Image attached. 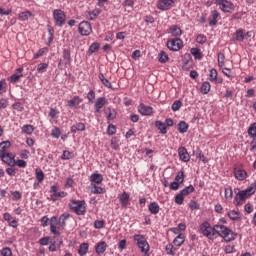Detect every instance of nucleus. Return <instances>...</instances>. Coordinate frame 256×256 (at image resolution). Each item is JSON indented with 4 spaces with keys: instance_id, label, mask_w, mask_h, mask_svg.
Here are the masks:
<instances>
[{
    "instance_id": "obj_1",
    "label": "nucleus",
    "mask_w": 256,
    "mask_h": 256,
    "mask_svg": "<svg viewBox=\"0 0 256 256\" xmlns=\"http://www.w3.org/2000/svg\"><path fill=\"white\" fill-rule=\"evenodd\" d=\"M200 231L204 237L208 239H213L215 237V233L219 235V237H223L224 241L227 243H231V241H235L237 238V234L233 233L231 229L227 228L225 225H214L211 227L209 222H203L200 225Z\"/></svg>"
},
{
    "instance_id": "obj_2",
    "label": "nucleus",
    "mask_w": 256,
    "mask_h": 256,
    "mask_svg": "<svg viewBox=\"0 0 256 256\" xmlns=\"http://www.w3.org/2000/svg\"><path fill=\"white\" fill-rule=\"evenodd\" d=\"M134 241H135L137 247L140 248L141 253H145V255H147L149 253V250H150L149 242H147V239H145L144 235L135 234Z\"/></svg>"
},
{
    "instance_id": "obj_3",
    "label": "nucleus",
    "mask_w": 256,
    "mask_h": 256,
    "mask_svg": "<svg viewBox=\"0 0 256 256\" xmlns=\"http://www.w3.org/2000/svg\"><path fill=\"white\" fill-rule=\"evenodd\" d=\"M69 207L76 215H85V200H72Z\"/></svg>"
},
{
    "instance_id": "obj_4",
    "label": "nucleus",
    "mask_w": 256,
    "mask_h": 256,
    "mask_svg": "<svg viewBox=\"0 0 256 256\" xmlns=\"http://www.w3.org/2000/svg\"><path fill=\"white\" fill-rule=\"evenodd\" d=\"M215 3L219 5L221 11L224 13H231V11H235V4L228 0H215Z\"/></svg>"
},
{
    "instance_id": "obj_5",
    "label": "nucleus",
    "mask_w": 256,
    "mask_h": 256,
    "mask_svg": "<svg viewBox=\"0 0 256 256\" xmlns=\"http://www.w3.org/2000/svg\"><path fill=\"white\" fill-rule=\"evenodd\" d=\"M53 17H54L55 25H57V27H63L65 25L66 15H65V12H63V10L61 9L54 10Z\"/></svg>"
},
{
    "instance_id": "obj_6",
    "label": "nucleus",
    "mask_w": 256,
    "mask_h": 256,
    "mask_svg": "<svg viewBox=\"0 0 256 256\" xmlns=\"http://www.w3.org/2000/svg\"><path fill=\"white\" fill-rule=\"evenodd\" d=\"M167 47L170 51H179L183 49V40H181L180 38L168 40Z\"/></svg>"
},
{
    "instance_id": "obj_7",
    "label": "nucleus",
    "mask_w": 256,
    "mask_h": 256,
    "mask_svg": "<svg viewBox=\"0 0 256 256\" xmlns=\"http://www.w3.org/2000/svg\"><path fill=\"white\" fill-rule=\"evenodd\" d=\"M78 31L82 36L91 35V32L93 31V29L91 28V23H89L88 21H82L78 25Z\"/></svg>"
},
{
    "instance_id": "obj_8",
    "label": "nucleus",
    "mask_w": 256,
    "mask_h": 256,
    "mask_svg": "<svg viewBox=\"0 0 256 256\" xmlns=\"http://www.w3.org/2000/svg\"><path fill=\"white\" fill-rule=\"evenodd\" d=\"M176 0H158L157 7L160 11H169Z\"/></svg>"
},
{
    "instance_id": "obj_9",
    "label": "nucleus",
    "mask_w": 256,
    "mask_h": 256,
    "mask_svg": "<svg viewBox=\"0 0 256 256\" xmlns=\"http://www.w3.org/2000/svg\"><path fill=\"white\" fill-rule=\"evenodd\" d=\"M62 57L64 59V62H62V61L59 62V64H58L59 69H61V67L63 65H69V63H71V50L64 49Z\"/></svg>"
},
{
    "instance_id": "obj_10",
    "label": "nucleus",
    "mask_w": 256,
    "mask_h": 256,
    "mask_svg": "<svg viewBox=\"0 0 256 256\" xmlns=\"http://www.w3.org/2000/svg\"><path fill=\"white\" fill-rule=\"evenodd\" d=\"M3 163H6V165H9V167H15V156L11 155V153H6L0 156Z\"/></svg>"
},
{
    "instance_id": "obj_11",
    "label": "nucleus",
    "mask_w": 256,
    "mask_h": 256,
    "mask_svg": "<svg viewBox=\"0 0 256 256\" xmlns=\"http://www.w3.org/2000/svg\"><path fill=\"white\" fill-rule=\"evenodd\" d=\"M247 195H245V192L239 191L235 198H234V205H236V207H239L241 205H243V203H245V199H247Z\"/></svg>"
},
{
    "instance_id": "obj_12",
    "label": "nucleus",
    "mask_w": 256,
    "mask_h": 256,
    "mask_svg": "<svg viewBox=\"0 0 256 256\" xmlns=\"http://www.w3.org/2000/svg\"><path fill=\"white\" fill-rule=\"evenodd\" d=\"M178 155L180 157V160L184 163H188V161L191 160V156L189 155V152H187V148L185 147L178 148Z\"/></svg>"
},
{
    "instance_id": "obj_13",
    "label": "nucleus",
    "mask_w": 256,
    "mask_h": 256,
    "mask_svg": "<svg viewBox=\"0 0 256 256\" xmlns=\"http://www.w3.org/2000/svg\"><path fill=\"white\" fill-rule=\"evenodd\" d=\"M107 103H109L107 98L99 97L95 102V113H101V109H103Z\"/></svg>"
},
{
    "instance_id": "obj_14",
    "label": "nucleus",
    "mask_w": 256,
    "mask_h": 256,
    "mask_svg": "<svg viewBox=\"0 0 256 256\" xmlns=\"http://www.w3.org/2000/svg\"><path fill=\"white\" fill-rule=\"evenodd\" d=\"M138 112L141 115L149 116L153 113V108L142 103L138 106Z\"/></svg>"
},
{
    "instance_id": "obj_15",
    "label": "nucleus",
    "mask_w": 256,
    "mask_h": 256,
    "mask_svg": "<svg viewBox=\"0 0 256 256\" xmlns=\"http://www.w3.org/2000/svg\"><path fill=\"white\" fill-rule=\"evenodd\" d=\"M169 33L172 37H176V39H179L183 35V31L181 28L177 25H173L169 28Z\"/></svg>"
},
{
    "instance_id": "obj_16",
    "label": "nucleus",
    "mask_w": 256,
    "mask_h": 256,
    "mask_svg": "<svg viewBox=\"0 0 256 256\" xmlns=\"http://www.w3.org/2000/svg\"><path fill=\"white\" fill-rule=\"evenodd\" d=\"M121 207H127L129 205L130 196L127 192H123L118 195Z\"/></svg>"
},
{
    "instance_id": "obj_17",
    "label": "nucleus",
    "mask_w": 256,
    "mask_h": 256,
    "mask_svg": "<svg viewBox=\"0 0 256 256\" xmlns=\"http://www.w3.org/2000/svg\"><path fill=\"white\" fill-rule=\"evenodd\" d=\"M50 231L53 235H61V232H59V230H57V218L56 216H53L50 219Z\"/></svg>"
},
{
    "instance_id": "obj_18",
    "label": "nucleus",
    "mask_w": 256,
    "mask_h": 256,
    "mask_svg": "<svg viewBox=\"0 0 256 256\" xmlns=\"http://www.w3.org/2000/svg\"><path fill=\"white\" fill-rule=\"evenodd\" d=\"M234 177L238 180V181H245V179H247V171L243 170V169H235L234 170Z\"/></svg>"
},
{
    "instance_id": "obj_19",
    "label": "nucleus",
    "mask_w": 256,
    "mask_h": 256,
    "mask_svg": "<svg viewBox=\"0 0 256 256\" xmlns=\"http://www.w3.org/2000/svg\"><path fill=\"white\" fill-rule=\"evenodd\" d=\"M104 113L108 121H113L117 118V111H115V109H111L109 107L105 108Z\"/></svg>"
},
{
    "instance_id": "obj_20",
    "label": "nucleus",
    "mask_w": 256,
    "mask_h": 256,
    "mask_svg": "<svg viewBox=\"0 0 256 256\" xmlns=\"http://www.w3.org/2000/svg\"><path fill=\"white\" fill-rule=\"evenodd\" d=\"M82 99L79 96H74L71 100L67 101V107H70V109H73L77 107L79 104L82 103Z\"/></svg>"
},
{
    "instance_id": "obj_21",
    "label": "nucleus",
    "mask_w": 256,
    "mask_h": 256,
    "mask_svg": "<svg viewBox=\"0 0 256 256\" xmlns=\"http://www.w3.org/2000/svg\"><path fill=\"white\" fill-rule=\"evenodd\" d=\"M148 211L151 213V215H157L159 211H161V207L157 202H151L148 206Z\"/></svg>"
},
{
    "instance_id": "obj_22",
    "label": "nucleus",
    "mask_w": 256,
    "mask_h": 256,
    "mask_svg": "<svg viewBox=\"0 0 256 256\" xmlns=\"http://www.w3.org/2000/svg\"><path fill=\"white\" fill-rule=\"evenodd\" d=\"M95 251H96L97 255H103V253L105 251H107V243H105V241L99 242L95 246Z\"/></svg>"
},
{
    "instance_id": "obj_23",
    "label": "nucleus",
    "mask_w": 256,
    "mask_h": 256,
    "mask_svg": "<svg viewBox=\"0 0 256 256\" xmlns=\"http://www.w3.org/2000/svg\"><path fill=\"white\" fill-rule=\"evenodd\" d=\"M90 181L91 183H96V185H101V183H103V175L93 173L90 176Z\"/></svg>"
},
{
    "instance_id": "obj_24",
    "label": "nucleus",
    "mask_w": 256,
    "mask_h": 256,
    "mask_svg": "<svg viewBox=\"0 0 256 256\" xmlns=\"http://www.w3.org/2000/svg\"><path fill=\"white\" fill-rule=\"evenodd\" d=\"M98 78L100 79V81L104 87H107L108 89H113V85L111 84V81H109V79L105 78V75L103 73H100L98 75Z\"/></svg>"
},
{
    "instance_id": "obj_25",
    "label": "nucleus",
    "mask_w": 256,
    "mask_h": 256,
    "mask_svg": "<svg viewBox=\"0 0 256 256\" xmlns=\"http://www.w3.org/2000/svg\"><path fill=\"white\" fill-rule=\"evenodd\" d=\"M9 147H11L10 141H3L0 143V157L7 154V149H9Z\"/></svg>"
},
{
    "instance_id": "obj_26",
    "label": "nucleus",
    "mask_w": 256,
    "mask_h": 256,
    "mask_svg": "<svg viewBox=\"0 0 256 256\" xmlns=\"http://www.w3.org/2000/svg\"><path fill=\"white\" fill-rule=\"evenodd\" d=\"M91 193H94V195H103L105 193V188L99 187L95 184L90 185Z\"/></svg>"
},
{
    "instance_id": "obj_27",
    "label": "nucleus",
    "mask_w": 256,
    "mask_h": 256,
    "mask_svg": "<svg viewBox=\"0 0 256 256\" xmlns=\"http://www.w3.org/2000/svg\"><path fill=\"white\" fill-rule=\"evenodd\" d=\"M69 217H70L69 213H64V214H62V215L59 217L58 225H60V227H61L62 229H65V227H66V225H67L66 221H67V219H69Z\"/></svg>"
},
{
    "instance_id": "obj_28",
    "label": "nucleus",
    "mask_w": 256,
    "mask_h": 256,
    "mask_svg": "<svg viewBox=\"0 0 256 256\" xmlns=\"http://www.w3.org/2000/svg\"><path fill=\"white\" fill-rule=\"evenodd\" d=\"M227 216L229 217V219H231V221H239V219L241 218L240 212L235 210H230L227 213Z\"/></svg>"
},
{
    "instance_id": "obj_29",
    "label": "nucleus",
    "mask_w": 256,
    "mask_h": 256,
    "mask_svg": "<svg viewBox=\"0 0 256 256\" xmlns=\"http://www.w3.org/2000/svg\"><path fill=\"white\" fill-rule=\"evenodd\" d=\"M255 191H256V183H252L246 190H242V192L245 193L247 197H251V195H255Z\"/></svg>"
},
{
    "instance_id": "obj_30",
    "label": "nucleus",
    "mask_w": 256,
    "mask_h": 256,
    "mask_svg": "<svg viewBox=\"0 0 256 256\" xmlns=\"http://www.w3.org/2000/svg\"><path fill=\"white\" fill-rule=\"evenodd\" d=\"M155 126L159 129L161 135H165L167 133V126L162 121L157 120L155 122Z\"/></svg>"
},
{
    "instance_id": "obj_31",
    "label": "nucleus",
    "mask_w": 256,
    "mask_h": 256,
    "mask_svg": "<svg viewBox=\"0 0 256 256\" xmlns=\"http://www.w3.org/2000/svg\"><path fill=\"white\" fill-rule=\"evenodd\" d=\"M177 129L179 133H187V131L189 130V124H187V122L185 121H180L178 123Z\"/></svg>"
},
{
    "instance_id": "obj_32",
    "label": "nucleus",
    "mask_w": 256,
    "mask_h": 256,
    "mask_svg": "<svg viewBox=\"0 0 256 256\" xmlns=\"http://www.w3.org/2000/svg\"><path fill=\"white\" fill-rule=\"evenodd\" d=\"M173 243L176 247H181L185 243V235L178 234V236L173 240Z\"/></svg>"
},
{
    "instance_id": "obj_33",
    "label": "nucleus",
    "mask_w": 256,
    "mask_h": 256,
    "mask_svg": "<svg viewBox=\"0 0 256 256\" xmlns=\"http://www.w3.org/2000/svg\"><path fill=\"white\" fill-rule=\"evenodd\" d=\"M87 251H89V244L88 243H82L78 250V255L85 256L87 255Z\"/></svg>"
},
{
    "instance_id": "obj_34",
    "label": "nucleus",
    "mask_w": 256,
    "mask_h": 256,
    "mask_svg": "<svg viewBox=\"0 0 256 256\" xmlns=\"http://www.w3.org/2000/svg\"><path fill=\"white\" fill-rule=\"evenodd\" d=\"M194 191H195V187L193 185H189L184 189H182L180 193L182 194V196L187 197V195H191V193H194Z\"/></svg>"
},
{
    "instance_id": "obj_35",
    "label": "nucleus",
    "mask_w": 256,
    "mask_h": 256,
    "mask_svg": "<svg viewBox=\"0 0 256 256\" xmlns=\"http://www.w3.org/2000/svg\"><path fill=\"white\" fill-rule=\"evenodd\" d=\"M190 53L193 55L194 59H203V54H201V49L199 48H191Z\"/></svg>"
},
{
    "instance_id": "obj_36",
    "label": "nucleus",
    "mask_w": 256,
    "mask_h": 256,
    "mask_svg": "<svg viewBox=\"0 0 256 256\" xmlns=\"http://www.w3.org/2000/svg\"><path fill=\"white\" fill-rule=\"evenodd\" d=\"M35 173L38 183H43L45 180V173H43V170H41V168H36Z\"/></svg>"
},
{
    "instance_id": "obj_37",
    "label": "nucleus",
    "mask_w": 256,
    "mask_h": 256,
    "mask_svg": "<svg viewBox=\"0 0 256 256\" xmlns=\"http://www.w3.org/2000/svg\"><path fill=\"white\" fill-rule=\"evenodd\" d=\"M99 15H101V10H99V9H94L92 12H89V13H88L87 18H88L90 21H95V19H97V17H99Z\"/></svg>"
},
{
    "instance_id": "obj_38",
    "label": "nucleus",
    "mask_w": 256,
    "mask_h": 256,
    "mask_svg": "<svg viewBox=\"0 0 256 256\" xmlns=\"http://www.w3.org/2000/svg\"><path fill=\"white\" fill-rule=\"evenodd\" d=\"M200 91L203 95H207L209 93V91H211V83L209 82H204L202 83V86L200 88Z\"/></svg>"
},
{
    "instance_id": "obj_39",
    "label": "nucleus",
    "mask_w": 256,
    "mask_h": 256,
    "mask_svg": "<svg viewBox=\"0 0 256 256\" xmlns=\"http://www.w3.org/2000/svg\"><path fill=\"white\" fill-rule=\"evenodd\" d=\"M30 17H33V13H31V11H25L19 14L20 21H29Z\"/></svg>"
},
{
    "instance_id": "obj_40",
    "label": "nucleus",
    "mask_w": 256,
    "mask_h": 256,
    "mask_svg": "<svg viewBox=\"0 0 256 256\" xmlns=\"http://www.w3.org/2000/svg\"><path fill=\"white\" fill-rule=\"evenodd\" d=\"M73 157H75L73 152H70L69 150H64L61 159L63 161H69V159H73Z\"/></svg>"
},
{
    "instance_id": "obj_41",
    "label": "nucleus",
    "mask_w": 256,
    "mask_h": 256,
    "mask_svg": "<svg viewBox=\"0 0 256 256\" xmlns=\"http://www.w3.org/2000/svg\"><path fill=\"white\" fill-rule=\"evenodd\" d=\"M22 131L23 133H26V135H32L35 128L31 124H26L22 127Z\"/></svg>"
},
{
    "instance_id": "obj_42",
    "label": "nucleus",
    "mask_w": 256,
    "mask_h": 256,
    "mask_svg": "<svg viewBox=\"0 0 256 256\" xmlns=\"http://www.w3.org/2000/svg\"><path fill=\"white\" fill-rule=\"evenodd\" d=\"M67 195L66 192H56L55 194L51 195V201H59V199H63Z\"/></svg>"
},
{
    "instance_id": "obj_43",
    "label": "nucleus",
    "mask_w": 256,
    "mask_h": 256,
    "mask_svg": "<svg viewBox=\"0 0 256 256\" xmlns=\"http://www.w3.org/2000/svg\"><path fill=\"white\" fill-rule=\"evenodd\" d=\"M99 47H100V44L98 42H93L88 49L89 55H93V53H96V51H99Z\"/></svg>"
},
{
    "instance_id": "obj_44",
    "label": "nucleus",
    "mask_w": 256,
    "mask_h": 256,
    "mask_svg": "<svg viewBox=\"0 0 256 256\" xmlns=\"http://www.w3.org/2000/svg\"><path fill=\"white\" fill-rule=\"evenodd\" d=\"M184 181H185V173L183 171H179L175 176V182L181 185L183 184Z\"/></svg>"
},
{
    "instance_id": "obj_45",
    "label": "nucleus",
    "mask_w": 256,
    "mask_h": 256,
    "mask_svg": "<svg viewBox=\"0 0 256 256\" xmlns=\"http://www.w3.org/2000/svg\"><path fill=\"white\" fill-rule=\"evenodd\" d=\"M166 253L167 255H173L175 256V253H177V248L173 246V244H167L166 247Z\"/></svg>"
},
{
    "instance_id": "obj_46",
    "label": "nucleus",
    "mask_w": 256,
    "mask_h": 256,
    "mask_svg": "<svg viewBox=\"0 0 256 256\" xmlns=\"http://www.w3.org/2000/svg\"><path fill=\"white\" fill-rule=\"evenodd\" d=\"M217 70L215 68L210 69V73H209V81H211V83H215V81H217Z\"/></svg>"
},
{
    "instance_id": "obj_47",
    "label": "nucleus",
    "mask_w": 256,
    "mask_h": 256,
    "mask_svg": "<svg viewBox=\"0 0 256 256\" xmlns=\"http://www.w3.org/2000/svg\"><path fill=\"white\" fill-rule=\"evenodd\" d=\"M236 41H245V34H243V29H238L235 32Z\"/></svg>"
},
{
    "instance_id": "obj_48",
    "label": "nucleus",
    "mask_w": 256,
    "mask_h": 256,
    "mask_svg": "<svg viewBox=\"0 0 256 256\" xmlns=\"http://www.w3.org/2000/svg\"><path fill=\"white\" fill-rule=\"evenodd\" d=\"M51 137L53 139H59V137H61V129H59V127L55 126L51 131Z\"/></svg>"
},
{
    "instance_id": "obj_49",
    "label": "nucleus",
    "mask_w": 256,
    "mask_h": 256,
    "mask_svg": "<svg viewBox=\"0 0 256 256\" xmlns=\"http://www.w3.org/2000/svg\"><path fill=\"white\" fill-rule=\"evenodd\" d=\"M158 60L160 63H167V61H169V56L165 51H161L158 55Z\"/></svg>"
},
{
    "instance_id": "obj_50",
    "label": "nucleus",
    "mask_w": 256,
    "mask_h": 256,
    "mask_svg": "<svg viewBox=\"0 0 256 256\" xmlns=\"http://www.w3.org/2000/svg\"><path fill=\"white\" fill-rule=\"evenodd\" d=\"M21 77H23V74L15 73L8 78V81H10V83H18Z\"/></svg>"
},
{
    "instance_id": "obj_51",
    "label": "nucleus",
    "mask_w": 256,
    "mask_h": 256,
    "mask_svg": "<svg viewBox=\"0 0 256 256\" xmlns=\"http://www.w3.org/2000/svg\"><path fill=\"white\" fill-rule=\"evenodd\" d=\"M181 107H183V102L181 100H176L173 102L172 104V111H179V109H181Z\"/></svg>"
},
{
    "instance_id": "obj_52",
    "label": "nucleus",
    "mask_w": 256,
    "mask_h": 256,
    "mask_svg": "<svg viewBox=\"0 0 256 256\" xmlns=\"http://www.w3.org/2000/svg\"><path fill=\"white\" fill-rule=\"evenodd\" d=\"M184 201H185V196L181 192L176 194V196H175V203L177 205H183Z\"/></svg>"
},
{
    "instance_id": "obj_53",
    "label": "nucleus",
    "mask_w": 256,
    "mask_h": 256,
    "mask_svg": "<svg viewBox=\"0 0 256 256\" xmlns=\"http://www.w3.org/2000/svg\"><path fill=\"white\" fill-rule=\"evenodd\" d=\"M48 68H49V64L47 63H40L37 65V71L39 73H45Z\"/></svg>"
},
{
    "instance_id": "obj_54",
    "label": "nucleus",
    "mask_w": 256,
    "mask_h": 256,
    "mask_svg": "<svg viewBox=\"0 0 256 256\" xmlns=\"http://www.w3.org/2000/svg\"><path fill=\"white\" fill-rule=\"evenodd\" d=\"M248 135L249 137H256V123H253L249 128H248Z\"/></svg>"
},
{
    "instance_id": "obj_55",
    "label": "nucleus",
    "mask_w": 256,
    "mask_h": 256,
    "mask_svg": "<svg viewBox=\"0 0 256 256\" xmlns=\"http://www.w3.org/2000/svg\"><path fill=\"white\" fill-rule=\"evenodd\" d=\"M196 41L200 44L203 45L204 43H207V36L200 34L196 37Z\"/></svg>"
},
{
    "instance_id": "obj_56",
    "label": "nucleus",
    "mask_w": 256,
    "mask_h": 256,
    "mask_svg": "<svg viewBox=\"0 0 256 256\" xmlns=\"http://www.w3.org/2000/svg\"><path fill=\"white\" fill-rule=\"evenodd\" d=\"M7 91V82L5 80L0 81V95H3Z\"/></svg>"
},
{
    "instance_id": "obj_57",
    "label": "nucleus",
    "mask_w": 256,
    "mask_h": 256,
    "mask_svg": "<svg viewBox=\"0 0 256 256\" xmlns=\"http://www.w3.org/2000/svg\"><path fill=\"white\" fill-rule=\"evenodd\" d=\"M105 227V222L103 220H96L94 222L95 229H103Z\"/></svg>"
},
{
    "instance_id": "obj_58",
    "label": "nucleus",
    "mask_w": 256,
    "mask_h": 256,
    "mask_svg": "<svg viewBox=\"0 0 256 256\" xmlns=\"http://www.w3.org/2000/svg\"><path fill=\"white\" fill-rule=\"evenodd\" d=\"M225 198L233 199V189H231V187L225 188Z\"/></svg>"
},
{
    "instance_id": "obj_59",
    "label": "nucleus",
    "mask_w": 256,
    "mask_h": 256,
    "mask_svg": "<svg viewBox=\"0 0 256 256\" xmlns=\"http://www.w3.org/2000/svg\"><path fill=\"white\" fill-rule=\"evenodd\" d=\"M1 255L2 256H13V252H11V248L6 247V248L2 249Z\"/></svg>"
},
{
    "instance_id": "obj_60",
    "label": "nucleus",
    "mask_w": 256,
    "mask_h": 256,
    "mask_svg": "<svg viewBox=\"0 0 256 256\" xmlns=\"http://www.w3.org/2000/svg\"><path fill=\"white\" fill-rule=\"evenodd\" d=\"M189 207L192 211H195V210L199 209V203H197V201H195V200H191L189 203Z\"/></svg>"
},
{
    "instance_id": "obj_61",
    "label": "nucleus",
    "mask_w": 256,
    "mask_h": 256,
    "mask_svg": "<svg viewBox=\"0 0 256 256\" xmlns=\"http://www.w3.org/2000/svg\"><path fill=\"white\" fill-rule=\"evenodd\" d=\"M15 165H17V167H21L22 169H25V167H27V162L25 160H15Z\"/></svg>"
},
{
    "instance_id": "obj_62",
    "label": "nucleus",
    "mask_w": 256,
    "mask_h": 256,
    "mask_svg": "<svg viewBox=\"0 0 256 256\" xmlns=\"http://www.w3.org/2000/svg\"><path fill=\"white\" fill-rule=\"evenodd\" d=\"M115 131H116L115 125L109 124L107 128L108 135H115Z\"/></svg>"
},
{
    "instance_id": "obj_63",
    "label": "nucleus",
    "mask_w": 256,
    "mask_h": 256,
    "mask_svg": "<svg viewBox=\"0 0 256 256\" xmlns=\"http://www.w3.org/2000/svg\"><path fill=\"white\" fill-rule=\"evenodd\" d=\"M143 19L145 23H151V24L155 23V18L151 15H146L143 17Z\"/></svg>"
},
{
    "instance_id": "obj_64",
    "label": "nucleus",
    "mask_w": 256,
    "mask_h": 256,
    "mask_svg": "<svg viewBox=\"0 0 256 256\" xmlns=\"http://www.w3.org/2000/svg\"><path fill=\"white\" fill-rule=\"evenodd\" d=\"M74 127H75L76 130H78V131H85V123H83V122L76 123V124L74 125Z\"/></svg>"
}]
</instances>
